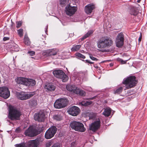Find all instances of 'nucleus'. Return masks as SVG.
<instances>
[{"label": "nucleus", "instance_id": "obj_1", "mask_svg": "<svg viewBox=\"0 0 147 147\" xmlns=\"http://www.w3.org/2000/svg\"><path fill=\"white\" fill-rule=\"evenodd\" d=\"M8 117L12 120H19L21 112L17 108L12 106L9 107Z\"/></svg>", "mask_w": 147, "mask_h": 147}, {"label": "nucleus", "instance_id": "obj_2", "mask_svg": "<svg viewBox=\"0 0 147 147\" xmlns=\"http://www.w3.org/2000/svg\"><path fill=\"white\" fill-rule=\"evenodd\" d=\"M113 44V41L110 38H102L98 41L97 47L100 49L108 48L111 46Z\"/></svg>", "mask_w": 147, "mask_h": 147}, {"label": "nucleus", "instance_id": "obj_3", "mask_svg": "<svg viewBox=\"0 0 147 147\" xmlns=\"http://www.w3.org/2000/svg\"><path fill=\"white\" fill-rule=\"evenodd\" d=\"M134 76H130L123 80V83L126 85V88L128 89L135 86L137 83Z\"/></svg>", "mask_w": 147, "mask_h": 147}, {"label": "nucleus", "instance_id": "obj_4", "mask_svg": "<svg viewBox=\"0 0 147 147\" xmlns=\"http://www.w3.org/2000/svg\"><path fill=\"white\" fill-rule=\"evenodd\" d=\"M70 126L71 129L77 131L84 132L86 130L83 123L79 122L72 121L70 123Z\"/></svg>", "mask_w": 147, "mask_h": 147}, {"label": "nucleus", "instance_id": "obj_5", "mask_svg": "<svg viewBox=\"0 0 147 147\" xmlns=\"http://www.w3.org/2000/svg\"><path fill=\"white\" fill-rule=\"evenodd\" d=\"M66 88L70 92L75 93L79 96H84L86 95V93L84 91L74 86H67Z\"/></svg>", "mask_w": 147, "mask_h": 147}, {"label": "nucleus", "instance_id": "obj_6", "mask_svg": "<svg viewBox=\"0 0 147 147\" xmlns=\"http://www.w3.org/2000/svg\"><path fill=\"white\" fill-rule=\"evenodd\" d=\"M68 101L65 98H62L57 100L55 102L54 106L57 109H60L65 107L68 104Z\"/></svg>", "mask_w": 147, "mask_h": 147}, {"label": "nucleus", "instance_id": "obj_7", "mask_svg": "<svg viewBox=\"0 0 147 147\" xmlns=\"http://www.w3.org/2000/svg\"><path fill=\"white\" fill-rule=\"evenodd\" d=\"M53 74L56 77L61 79L63 82H66L68 79V77L61 70H54L53 72Z\"/></svg>", "mask_w": 147, "mask_h": 147}, {"label": "nucleus", "instance_id": "obj_8", "mask_svg": "<svg viewBox=\"0 0 147 147\" xmlns=\"http://www.w3.org/2000/svg\"><path fill=\"white\" fill-rule=\"evenodd\" d=\"M34 94V92H30L27 93L24 92H21L17 93L16 95L18 99L22 100H24L30 98Z\"/></svg>", "mask_w": 147, "mask_h": 147}, {"label": "nucleus", "instance_id": "obj_9", "mask_svg": "<svg viewBox=\"0 0 147 147\" xmlns=\"http://www.w3.org/2000/svg\"><path fill=\"white\" fill-rule=\"evenodd\" d=\"M57 131V128L54 126L49 128L46 131L45 138L47 139H49L54 136Z\"/></svg>", "mask_w": 147, "mask_h": 147}, {"label": "nucleus", "instance_id": "obj_10", "mask_svg": "<svg viewBox=\"0 0 147 147\" xmlns=\"http://www.w3.org/2000/svg\"><path fill=\"white\" fill-rule=\"evenodd\" d=\"M10 96V91L6 86L0 87V96L5 99L8 98Z\"/></svg>", "mask_w": 147, "mask_h": 147}, {"label": "nucleus", "instance_id": "obj_11", "mask_svg": "<svg viewBox=\"0 0 147 147\" xmlns=\"http://www.w3.org/2000/svg\"><path fill=\"white\" fill-rule=\"evenodd\" d=\"M100 125V121L98 119V120L93 122L89 125V129L92 131L95 132L99 128Z\"/></svg>", "mask_w": 147, "mask_h": 147}, {"label": "nucleus", "instance_id": "obj_12", "mask_svg": "<svg viewBox=\"0 0 147 147\" xmlns=\"http://www.w3.org/2000/svg\"><path fill=\"white\" fill-rule=\"evenodd\" d=\"M38 134L36 129L32 127H29L25 132V134L26 136L30 137L35 136Z\"/></svg>", "mask_w": 147, "mask_h": 147}, {"label": "nucleus", "instance_id": "obj_13", "mask_svg": "<svg viewBox=\"0 0 147 147\" xmlns=\"http://www.w3.org/2000/svg\"><path fill=\"white\" fill-rule=\"evenodd\" d=\"M67 112L69 114L72 116H76L80 112V110L78 107L73 106L69 108Z\"/></svg>", "mask_w": 147, "mask_h": 147}, {"label": "nucleus", "instance_id": "obj_14", "mask_svg": "<svg viewBox=\"0 0 147 147\" xmlns=\"http://www.w3.org/2000/svg\"><path fill=\"white\" fill-rule=\"evenodd\" d=\"M124 35L122 33H120L117 35L116 40L117 46L118 47H120L123 44Z\"/></svg>", "mask_w": 147, "mask_h": 147}, {"label": "nucleus", "instance_id": "obj_15", "mask_svg": "<svg viewBox=\"0 0 147 147\" xmlns=\"http://www.w3.org/2000/svg\"><path fill=\"white\" fill-rule=\"evenodd\" d=\"M77 10V8L74 6H71L69 5H67L65 8V12L68 15L71 16Z\"/></svg>", "mask_w": 147, "mask_h": 147}, {"label": "nucleus", "instance_id": "obj_16", "mask_svg": "<svg viewBox=\"0 0 147 147\" xmlns=\"http://www.w3.org/2000/svg\"><path fill=\"white\" fill-rule=\"evenodd\" d=\"M45 114L42 111H40L38 113H36L34 115V119L36 121L39 122H42L45 119Z\"/></svg>", "mask_w": 147, "mask_h": 147}, {"label": "nucleus", "instance_id": "obj_17", "mask_svg": "<svg viewBox=\"0 0 147 147\" xmlns=\"http://www.w3.org/2000/svg\"><path fill=\"white\" fill-rule=\"evenodd\" d=\"M95 8V6L94 4L92 3L89 4L85 7V12L88 14H90Z\"/></svg>", "mask_w": 147, "mask_h": 147}, {"label": "nucleus", "instance_id": "obj_18", "mask_svg": "<svg viewBox=\"0 0 147 147\" xmlns=\"http://www.w3.org/2000/svg\"><path fill=\"white\" fill-rule=\"evenodd\" d=\"M28 79L24 77H18L16 80V81L17 83L20 84L26 85V81Z\"/></svg>", "mask_w": 147, "mask_h": 147}, {"label": "nucleus", "instance_id": "obj_19", "mask_svg": "<svg viewBox=\"0 0 147 147\" xmlns=\"http://www.w3.org/2000/svg\"><path fill=\"white\" fill-rule=\"evenodd\" d=\"M45 88L48 91H53L55 90L56 87L52 84H49L45 85Z\"/></svg>", "mask_w": 147, "mask_h": 147}, {"label": "nucleus", "instance_id": "obj_20", "mask_svg": "<svg viewBox=\"0 0 147 147\" xmlns=\"http://www.w3.org/2000/svg\"><path fill=\"white\" fill-rule=\"evenodd\" d=\"M111 112V108L109 107H106L104 109V111L102 113V114L105 117H108L110 115Z\"/></svg>", "mask_w": 147, "mask_h": 147}, {"label": "nucleus", "instance_id": "obj_21", "mask_svg": "<svg viewBox=\"0 0 147 147\" xmlns=\"http://www.w3.org/2000/svg\"><path fill=\"white\" fill-rule=\"evenodd\" d=\"M28 145L29 147H37L38 142L35 140H30L28 142Z\"/></svg>", "mask_w": 147, "mask_h": 147}, {"label": "nucleus", "instance_id": "obj_22", "mask_svg": "<svg viewBox=\"0 0 147 147\" xmlns=\"http://www.w3.org/2000/svg\"><path fill=\"white\" fill-rule=\"evenodd\" d=\"M26 86H34L36 84V82L34 80L30 79H28V80L26 83Z\"/></svg>", "mask_w": 147, "mask_h": 147}, {"label": "nucleus", "instance_id": "obj_23", "mask_svg": "<svg viewBox=\"0 0 147 147\" xmlns=\"http://www.w3.org/2000/svg\"><path fill=\"white\" fill-rule=\"evenodd\" d=\"M57 51L56 49H53L48 50L47 53L49 56L55 55L57 54Z\"/></svg>", "mask_w": 147, "mask_h": 147}, {"label": "nucleus", "instance_id": "obj_24", "mask_svg": "<svg viewBox=\"0 0 147 147\" xmlns=\"http://www.w3.org/2000/svg\"><path fill=\"white\" fill-rule=\"evenodd\" d=\"M24 39V43L26 45H30L31 42L26 34H25Z\"/></svg>", "mask_w": 147, "mask_h": 147}, {"label": "nucleus", "instance_id": "obj_25", "mask_svg": "<svg viewBox=\"0 0 147 147\" xmlns=\"http://www.w3.org/2000/svg\"><path fill=\"white\" fill-rule=\"evenodd\" d=\"M92 103L91 101H83L79 103L78 105L81 106H87L90 105Z\"/></svg>", "mask_w": 147, "mask_h": 147}, {"label": "nucleus", "instance_id": "obj_26", "mask_svg": "<svg viewBox=\"0 0 147 147\" xmlns=\"http://www.w3.org/2000/svg\"><path fill=\"white\" fill-rule=\"evenodd\" d=\"M81 45H74L71 49L72 51H78L81 47Z\"/></svg>", "mask_w": 147, "mask_h": 147}, {"label": "nucleus", "instance_id": "obj_27", "mask_svg": "<svg viewBox=\"0 0 147 147\" xmlns=\"http://www.w3.org/2000/svg\"><path fill=\"white\" fill-rule=\"evenodd\" d=\"M93 33V31L92 30H90L88 31L87 33L84 35L82 38H81V40H83L87 38L88 37Z\"/></svg>", "mask_w": 147, "mask_h": 147}, {"label": "nucleus", "instance_id": "obj_28", "mask_svg": "<svg viewBox=\"0 0 147 147\" xmlns=\"http://www.w3.org/2000/svg\"><path fill=\"white\" fill-rule=\"evenodd\" d=\"M54 119L57 121H60L62 119V117L60 114H58L53 116Z\"/></svg>", "mask_w": 147, "mask_h": 147}, {"label": "nucleus", "instance_id": "obj_29", "mask_svg": "<svg viewBox=\"0 0 147 147\" xmlns=\"http://www.w3.org/2000/svg\"><path fill=\"white\" fill-rule=\"evenodd\" d=\"M30 105L32 107H35L37 105V101L35 100H31L30 102Z\"/></svg>", "mask_w": 147, "mask_h": 147}, {"label": "nucleus", "instance_id": "obj_30", "mask_svg": "<svg viewBox=\"0 0 147 147\" xmlns=\"http://www.w3.org/2000/svg\"><path fill=\"white\" fill-rule=\"evenodd\" d=\"M130 14L134 16H136L138 14V12L135 8H133L131 9Z\"/></svg>", "mask_w": 147, "mask_h": 147}, {"label": "nucleus", "instance_id": "obj_31", "mask_svg": "<svg viewBox=\"0 0 147 147\" xmlns=\"http://www.w3.org/2000/svg\"><path fill=\"white\" fill-rule=\"evenodd\" d=\"M123 88L121 87H120L116 90L114 91V93L115 94H119L123 90Z\"/></svg>", "mask_w": 147, "mask_h": 147}, {"label": "nucleus", "instance_id": "obj_32", "mask_svg": "<svg viewBox=\"0 0 147 147\" xmlns=\"http://www.w3.org/2000/svg\"><path fill=\"white\" fill-rule=\"evenodd\" d=\"M96 114L93 112L90 113L89 115V119H94L96 117Z\"/></svg>", "mask_w": 147, "mask_h": 147}, {"label": "nucleus", "instance_id": "obj_33", "mask_svg": "<svg viewBox=\"0 0 147 147\" xmlns=\"http://www.w3.org/2000/svg\"><path fill=\"white\" fill-rule=\"evenodd\" d=\"M18 34L20 37H22L23 36V30L22 29H20L17 30Z\"/></svg>", "mask_w": 147, "mask_h": 147}, {"label": "nucleus", "instance_id": "obj_34", "mask_svg": "<svg viewBox=\"0 0 147 147\" xmlns=\"http://www.w3.org/2000/svg\"><path fill=\"white\" fill-rule=\"evenodd\" d=\"M76 57H78L81 58L82 59H85V56L82 54L79 53H76L75 54Z\"/></svg>", "mask_w": 147, "mask_h": 147}, {"label": "nucleus", "instance_id": "obj_35", "mask_svg": "<svg viewBox=\"0 0 147 147\" xmlns=\"http://www.w3.org/2000/svg\"><path fill=\"white\" fill-rule=\"evenodd\" d=\"M59 1L61 4L64 5L68 3L69 0H59Z\"/></svg>", "mask_w": 147, "mask_h": 147}, {"label": "nucleus", "instance_id": "obj_36", "mask_svg": "<svg viewBox=\"0 0 147 147\" xmlns=\"http://www.w3.org/2000/svg\"><path fill=\"white\" fill-rule=\"evenodd\" d=\"M22 22L20 21L18 22H16V27L17 28H18L20 27L22 24Z\"/></svg>", "mask_w": 147, "mask_h": 147}, {"label": "nucleus", "instance_id": "obj_37", "mask_svg": "<svg viewBox=\"0 0 147 147\" xmlns=\"http://www.w3.org/2000/svg\"><path fill=\"white\" fill-rule=\"evenodd\" d=\"M117 59L118 61L120 62L122 64L125 63L127 62V60L126 61H123L122 59L119 58H117Z\"/></svg>", "mask_w": 147, "mask_h": 147}, {"label": "nucleus", "instance_id": "obj_38", "mask_svg": "<svg viewBox=\"0 0 147 147\" xmlns=\"http://www.w3.org/2000/svg\"><path fill=\"white\" fill-rule=\"evenodd\" d=\"M25 144L22 143L19 144H17L16 145L15 147H25Z\"/></svg>", "mask_w": 147, "mask_h": 147}, {"label": "nucleus", "instance_id": "obj_39", "mask_svg": "<svg viewBox=\"0 0 147 147\" xmlns=\"http://www.w3.org/2000/svg\"><path fill=\"white\" fill-rule=\"evenodd\" d=\"M90 57L92 60L96 61L98 60L97 59L93 57L92 55H90Z\"/></svg>", "mask_w": 147, "mask_h": 147}, {"label": "nucleus", "instance_id": "obj_40", "mask_svg": "<svg viewBox=\"0 0 147 147\" xmlns=\"http://www.w3.org/2000/svg\"><path fill=\"white\" fill-rule=\"evenodd\" d=\"M28 53L30 56H33L35 55V52L33 51H28Z\"/></svg>", "mask_w": 147, "mask_h": 147}, {"label": "nucleus", "instance_id": "obj_41", "mask_svg": "<svg viewBox=\"0 0 147 147\" xmlns=\"http://www.w3.org/2000/svg\"><path fill=\"white\" fill-rule=\"evenodd\" d=\"M52 145L51 142H47L46 144V147H49Z\"/></svg>", "mask_w": 147, "mask_h": 147}, {"label": "nucleus", "instance_id": "obj_42", "mask_svg": "<svg viewBox=\"0 0 147 147\" xmlns=\"http://www.w3.org/2000/svg\"><path fill=\"white\" fill-rule=\"evenodd\" d=\"M21 131V129L19 127H18L16 129L15 131L17 133H19Z\"/></svg>", "mask_w": 147, "mask_h": 147}, {"label": "nucleus", "instance_id": "obj_43", "mask_svg": "<svg viewBox=\"0 0 147 147\" xmlns=\"http://www.w3.org/2000/svg\"><path fill=\"white\" fill-rule=\"evenodd\" d=\"M52 147H59V145L58 144L56 143L54 144Z\"/></svg>", "mask_w": 147, "mask_h": 147}, {"label": "nucleus", "instance_id": "obj_44", "mask_svg": "<svg viewBox=\"0 0 147 147\" xmlns=\"http://www.w3.org/2000/svg\"><path fill=\"white\" fill-rule=\"evenodd\" d=\"M9 38L8 37H4L3 38V40L4 41H5L7 40H9Z\"/></svg>", "mask_w": 147, "mask_h": 147}, {"label": "nucleus", "instance_id": "obj_45", "mask_svg": "<svg viewBox=\"0 0 147 147\" xmlns=\"http://www.w3.org/2000/svg\"><path fill=\"white\" fill-rule=\"evenodd\" d=\"M86 63H88L90 64H93L94 63L93 62H90L89 60H86Z\"/></svg>", "mask_w": 147, "mask_h": 147}, {"label": "nucleus", "instance_id": "obj_46", "mask_svg": "<svg viewBox=\"0 0 147 147\" xmlns=\"http://www.w3.org/2000/svg\"><path fill=\"white\" fill-rule=\"evenodd\" d=\"M141 38H142V35H141V33H140V36L138 39V41L139 42H140L141 41Z\"/></svg>", "mask_w": 147, "mask_h": 147}, {"label": "nucleus", "instance_id": "obj_47", "mask_svg": "<svg viewBox=\"0 0 147 147\" xmlns=\"http://www.w3.org/2000/svg\"><path fill=\"white\" fill-rule=\"evenodd\" d=\"M141 0H138L137 1V2L138 3H139L140 2V1H141Z\"/></svg>", "mask_w": 147, "mask_h": 147}, {"label": "nucleus", "instance_id": "obj_48", "mask_svg": "<svg viewBox=\"0 0 147 147\" xmlns=\"http://www.w3.org/2000/svg\"><path fill=\"white\" fill-rule=\"evenodd\" d=\"M94 98V97H92V98H90V99L92 100V99H93Z\"/></svg>", "mask_w": 147, "mask_h": 147}, {"label": "nucleus", "instance_id": "obj_49", "mask_svg": "<svg viewBox=\"0 0 147 147\" xmlns=\"http://www.w3.org/2000/svg\"><path fill=\"white\" fill-rule=\"evenodd\" d=\"M74 144V143H71V144L72 145V144Z\"/></svg>", "mask_w": 147, "mask_h": 147}, {"label": "nucleus", "instance_id": "obj_50", "mask_svg": "<svg viewBox=\"0 0 147 147\" xmlns=\"http://www.w3.org/2000/svg\"><path fill=\"white\" fill-rule=\"evenodd\" d=\"M47 27H48V26H47Z\"/></svg>", "mask_w": 147, "mask_h": 147}]
</instances>
